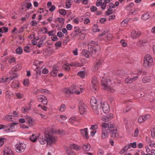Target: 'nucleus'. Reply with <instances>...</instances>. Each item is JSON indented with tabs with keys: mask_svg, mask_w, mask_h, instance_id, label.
I'll list each match as a JSON object with an SVG mask.
<instances>
[{
	"mask_svg": "<svg viewBox=\"0 0 155 155\" xmlns=\"http://www.w3.org/2000/svg\"><path fill=\"white\" fill-rule=\"evenodd\" d=\"M55 131L51 130L49 131H46L45 133V138L43 137H39L38 140L41 144H44L47 143L48 145L51 146L55 143L56 138L54 135Z\"/></svg>",
	"mask_w": 155,
	"mask_h": 155,
	"instance_id": "obj_1",
	"label": "nucleus"
},
{
	"mask_svg": "<svg viewBox=\"0 0 155 155\" xmlns=\"http://www.w3.org/2000/svg\"><path fill=\"white\" fill-rule=\"evenodd\" d=\"M102 129L105 128L106 129L110 130V133L111 134V136L114 139H117L119 137V135L117 132V129L113 124L110 125L106 123H103L102 125Z\"/></svg>",
	"mask_w": 155,
	"mask_h": 155,
	"instance_id": "obj_2",
	"label": "nucleus"
},
{
	"mask_svg": "<svg viewBox=\"0 0 155 155\" xmlns=\"http://www.w3.org/2000/svg\"><path fill=\"white\" fill-rule=\"evenodd\" d=\"M101 81V85L104 89L110 91L111 92H113L114 91V89L112 87H110L111 81L109 79L103 77Z\"/></svg>",
	"mask_w": 155,
	"mask_h": 155,
	"instance_id": "obj_3",
	"label": "nucleus"
},
{
	"mask_svg": "<svg viewBox=\"0 0 155 155\" xmlns=\"http://www.w3.org/2000/svg\"><path fill=\"white\" fill-rule=\"evenodd\" d=\"M88 44L89 50H90L91 53L95 54L96 53H98L99 52L100 47L95 41H89Z\"/></svg>",
	"mask_w": 155,
	"mask_h": 155,
	"instance_id": "obj_4",
	"label": "nucleus"
},
{
	"mask_svg": "<svg viewBox=\"0 0 155 155\" xmlns=\"http://www.w3.org/2000/svg\"><path fill=\"white\" fill-rule=\"evenodd\" d=\"M78 88V87L76 86H72L69 89H64L63 92L65 94H68L75 93L77 94H79L80 92L77 90Z\"/></svg>",
	"mask_w": 155,
	"mask_h": 155,
	"instance_id": "obj_5",
	"label": "nucleus"
},
{
	"mask_svg": "<svg viewBox=\"0 0 155 155\" xmlns=\"http://www.w3.org/2000/svg\"><path fill=\"white\" fill-rule=\"evenodd\" d=\"M153 60L151 56L148 54H146L144 58V66L147 68L148 67L151 66L153 65Z\"/></svg>",
	"mask_w": 155,
	"mask_h": 155,
	"instance_id": "obj_6",
	"label": "nucleus"
},
{
	"mask_svg": "<svg viewBox=\"0 0 155 155\" xmlns=\"http://www.w3.org/2000/svg\"><path fill=\"white\" fill-rule=\"evenodd\" d=\"M90 103L93 110L97 114H99V110L100 107L98 108L97 103L95 98L92 97Z\"/></svg>",
	"mask_w": 155,
	"mask_h": 155,
	"instance_id": "obj_7",
	"label": "nucleus"
},
{
	"mask_svg": "<svg viewBox=\"0 0 155 155\" xmlns=\"http://www.w3.org/2000/svg\"><path fill=\"white\" fill-rule=\"evenodd\" d=\"M98 81L97 78L95 77H93L92 79L91 86V88L92 91L95 92V91L98 89Z\"/></svg>",
	"mask_w": 155,
	"mask_h": 155,
	"instance_id": "obj_8",
	"label": "nucleus"
},
{
	"mask_svg": "<svg viewBox=\"0 0 155 155\" xmlns=\"http://www.w3.org/2000/svg\"><path fill=\"white\" fill-rule=\"evenodd\" d=\"M86 105L83 102L81 101L79 104V110L80 113L81 115L85 114L87 112Z\"/></svg>",
	"mask_w": 155,
	"mask_h": 155,
	"instance_id": "obj_9",
	"label": "nucleus"
},
{
	"mask_svg": "<svg viewBox=\"0 0 155 155\" xmlns=\"http://www.w3.org/2000/svg\"><path fill=\"white\" fill-rule=\"evenodd\" d=\"M16 148V150L17 152L21 153L23 152L26 147L25 144L22 143H17L15 146Z\"/></svg>",
	"mask_w": 155,
	"mask_h": 155,
	"instance_id": "obj_10",
	"label": "nucleus"
},
{
	"mask_svg": "<svg viewBox=\"0 0 155 155\" xmlns=\"http://www.w3.org/2000/svg\"><path fill=\"white\" fill-rule=\"evenodd\" d=\"M136 143L134 142L133 143H131L125 146L122 150H121L120 153L122 154L125 152L127 151L129 149H130L131 147L134 148L136 147Z\"/></svg>",
	"mask_w": 155,
	"mask_h": 155,
	"instance_id": "obj_11",
	"label": "nucleus"
},
{
	"mask_svg": "<svg viewBox=\"0 0 155 155\" xmlns=\"http://www.w3.org/2000/svg\"><path fill=\"white\" fill-rule=\"evenodd\" d=\"M101 107L102 108L103 112L105 113H108L110 110V107L106 102L101 103Z\"/></svg>",
	"mask_w": 155,
	"mask_h": 155,
	"instance_id": "obj_12",
	"label": "nucleus"
},
{
	"mask_svg": "<svg viewBox=\"0 0 155 155\" xmlns=\"http://www.w3.org/2000/svg\"><path fill=\"white\" fill-rule=\"evenodd\" d=\"M110 132V130L106 129L105 128L102 129L101 138L104 139L107 137L108 136L109 133Z\"/></svg>",
	"mask_w": 155,
	"mask_h": 155,
	"instance_id": "obj_13",
	"label": "nucleus"
},
{
	"mask_svg": "<svg viewBox=\"0 0 155 155\" xmlns=\"http://www.w3.org/2000/svg\"><path fill=\"white\" fill-rule=\"evenodd\" d=\"M90 50L88 51L86 49L83 50L81 53V54L83 56L85 57L86 58H89L92 55L91 54H93L91 52H90Z\"/></svg>",
	"mask_w": 155,
	"mask_h": 155,
	"instance_id": "obj_14",
	"label": "nucleus"
},
{
	"mask_svg": "<svg viewBox=\"0 0 155 155\" xmlns=\"http://www.w3.org/2000/svg\"><path fill=\"white\" fill-rule=\"evenodd\" d=\"M150 117V115L149 114L140 116L138 119V122L140 123H143Z\"/></svg>",
	"mask_w": 155,
	"mask_h": 155,
	"instance_id": "obj_15",
	"label": "nucleus"
},
{
	"mask_svg": "<svg viewBox=\"0 0 155 155\" xmlns=\"http://www.w3.org/2000/svg\"><path fill=\"white\" fill-rule=\"evenodd\" d=\"M17 77L16 75L13 76V77L11 76L9 78L5 77L2 78H0V82L1 83H5L8 82V81L9 79L12 80L14 78H17Z\"/></svg>",
	"mask_w": 155,
	"mask_h": 155,
	"instance_id": "obj_16",
	"label": "nucleus"
},
{
	"mask_svg": "<svg viewBox=\"0 0 155 155\" xmlns=\"http://www.w3.org/2000/svg\"><path fill=\"white\" fill-rule=\"evenodd\" d=\"M88 129L87 128H85L84 129H81L80 130V132L81 134L84 137L86 138L87 139L89 138L88 136V133L87 131Z\"/></svg>",
	"mask_w": 155,
	"mask_h": 155,
	"instance_id": "obj_17",
	"label": "nucleus"
},
{
	"mask_svg": "<svg viewBox=\"0 0 155 155\" xmlns=\"http://www.w3.org/2000/svg\"><path fill=\"white\" fill-rule=\"evenodd\" d=\"M138 78V76L134 77L132 78L128 77L125 79V81L127 84H130L133 81H135Z\"/></svg>",
	"mask_w": 155,
	"mask_h": 155,
	"instance_id": "obj_18",
	"label": "nucleus"
},
{
	"mask_svg": "<svg viewBox=\"0 0 155 155\" xmlns=\"http://www.w3.org/2000/svg\"><path fill=\"white\" fill-rule=\"evenodd\" d=\"M103 61L101 59H97L96 62V63L94 65V71L97 70L100 67V65L103 63Z\"/></svg>",
	"mask_w": 155,
	"mask_h": 155,
	"instance_id": "obj_19",
	"label": "nucleus"
},
{
	"mask_svg": "<svg viewBox=\"0 0 155 155\" xmlns=\"http://www.w3.org/2000/svg\"><path fill=\"white\" fill-rule=\"evenodd\" d=\"M103 61L101 59H97L96 62V63L94 65V71L97 70L100 67V65L103 63Z\"/></svg>",
	"mask_w": 155,
	"mask_h": 155,
	"instance_id": "obj_20",
	"label": "nucleus"
},
{
	"mask_svg": "<svg viewBox=\"0 0 155 155\" xmlns=\"http://www.w3.org/2000/svg\"><path fill=\"white\" fill-rule=\"evenodd\" d=\"M113 117V114H109L102 118V120L104 121H107L111 120Z\"/></svg>",
	"mask_w": 155,
	"mask_h": 155,
	"instance_id": "obj_21",
	"label": "nucleus"
},
{
	"mask_svg": "<svg viewBox=\"0 0 155 155\" xmlns=\"http://www.w3.org/2000/svg\"><path fill=\"white\" fill-rule=\"evenodd\" d=\"M140 35V33L139 31H133L131 33V36L132 37L134 38L135 39L138 37Z\"/></svg>",
	"mask_w": 155,
	"mask_h": 155,
	"instance_id": "obj_22",
	"label": "nucleus"
},
{
	"mask_svg": "<svg viewBox=\"0 0 155 155\" xmlns=\"http://www.w3.org/2000/svg\"><path fill=\"white\" fill-rule=\"evenodd\" d=\"M58 71V69L56 66H54L53 69L51 71V74L53 77H55L57 76V73Z\"/></svg>",
	"mask_w": 155,
	"mask_h": 155,
	"instance_id": "obj_23",
	"label": "nucleus"
},
{
	"mask_svg": "<svg viewBox=\"0 0 155 155\" xmlns=\"http://www.w3.org/2000/svg\"><path fill=\"white\" fill-rule=\"evenodd\" d=\"M25 120L28 122L29 125L32 126L33 125L34 121L31 118L27 115L25 116Z\"/></svg>",
	"mask_w": 155,
	"mask_h": 155,
	"instance_id": "obj_24",
	"label": "nucleus"
},
{
	"mask_svg": "<svg viewBox=\"0 0 155 155\" xmlns=\"http://www.w3.org/2000/svg\"><path fill=\"white\" fill-rule=\"evenodd\" d=\"M70 150H71L74 149L75 150H78L80 149V147L75 144L73 143L69 145V146Z\"/></svg>",
	"mask_w": 155,
	"mask_h": 155,
	"instance_id": "obj_25",
	"label": "nucleus"
},
{
	"mask_svg": "<svg viewBox=\"0 0 155 155\" xmlns=\"http://www.w3.org/2000/svg\"><path fill=\"white\" fill-rule=\"evenodd\" d=\"M31 109V107H27L25 106L23 107L21 109V111L24 113H27L28 112V111Z\"/></svg>",
	"mask_w": 155,
	"mask_h": 155,
	"instance_id": "obj_26",
	"label": "nucleus"
},
{
	"mask_svg": "<svg viewBox=\"0 0 155 155\" xmlns=\"http://www.w3.org/2000/svg\"><path fill=\"white\" fill-rule=\"evenodd\" d=\"M65 150H66V152L68 155H76L74 152L71 150L68 149L67 147L65 148Z\"/></svg>",
	"mask_w": 155,
	"mask_h": 155,
	"instance_id": "obj_27",
	"label": "nucleus"
},
{
	"mask_svg": "<svg viewBox=\"0 0 155 155\" xmlns=\"http://www.w3.org/2000/svg\"><path fill=\"white\" fill-rule=\"evenodd\" d=\"M150 17L149 14L147 12L145 14L143 15L141 17V18L143 20H146L149 19Z\"/></svg>",
	"mask_w": 155,
	"mask_h": 155,
	"instance_id": "obj_28",
	"label": "nucleus"
},
{
	"mask_svg": "<svg viewBox=\"0 0 155 155\" xmlns=\"http://www.w3.org/2000/svg\"><path fill=\"white\" fill-rule=\"evenodd\" d=\"M29 139L31 141L33 142H36L38 139L37 136H35L34 134H32L31 136L30 137Z\"/></svg>",
	"mask_w": 155,
	"mask_h": 155,
	"instance_id": "obj_29",
	"label": "nucleus"
},
{
	"mask_svg": "<svg viewBox=\"0 0 155 155\" xmlns=\"http://www.w3.org/2000/svg\"><path fill=\"white\" fill-rule=\"evenodd\" d=\"M4 155H14L12 151L8 149L4 151Z\"/></svg>",
	"mask_w": 155,
	"mask_h": 155,
	"instance_id": "obj_30",
	"label": "nucleus"
},
{
	"mask_svg": "<svg viewBox=\"0 0 155 155\" xmlns=\"http://www.w3.org/2000/svg\"><path fill=\"white\" fill-rule=\"evenodd\" d=\"M21 65L20 64H18L16 65L15 67H13L12 70L13 71H17L21 69Z\"/></svg>",
	"mask_w": 155,
	"mask_h": 155,
	"instance_id": "obj_31",
	"label": "nucleus"
},
{
	"mask_svg": "<svg viewBox=\"0 0 155 155\" xmlns=\"http://www.w3.org/2000/svg\"><path fill=\"white\" fill-rule=\"evenodd\" d=\"M90 148V145L89 144L83 145V150L86 151H88Z\"/></svg>",
	"mask_w": 155,
	"mask_h": 155,
	"instance_id": "obj_32",
	"label": "nucleus"
},
{
	"mask_svg": "<svg viewBox=\"0 0 155 155\" xmlns=\"http://www.w3.org/2000/svg\"><path fill=\"white\" fill-rule=\"evenodd\" d=\"M18 123H11L10 124V125L9 126L10 128H8V130L6 129L5 130V131L7 132L8 131H9L10 129H12L13 128L14 126L15 125H16Z\"/></svg>",
	"mask_w": 155,
	"mask_h": 155,
	"instance_id": "obj_33",
	"label": "nucleus"
},
{
	"mask_svg": "<svg viewBox=\"0 0 155 155\" xmlns=\"http://www.w3.org/2000/svg\"><path fill=\"white\" fill-rule=\"evenodd\" d=\"M78 75L82 78H83L85 76V72L84 71H81L78 73Z\"/></svg>",
	"mask_w": 155,
	"mask_h": 155,
	"instance_id": "obj_34",
	"label": "nucleus"
},
{
	"mask_svg": "<svg viewBox=\"0 0 155 155\" xmlns=\"http://www.w3.org/2000/svg\"><path fill=\"white\" fill-rule=\"evenodd\" d=\"M16 52L17 54H20L22 53L23 50L22 48L20 47H18L16 49Z\"/></svg>",
	"mask_w": 155,
	"mask_h": 155,
	"instance_id": "obj_35",
	"label": "nucleus"
},
{
	"mask_svg": "<svg viewBox=\"0 0 155 155\" xmlns=\"http://www.w3.org/2000/svg\"><path fill=\"white\" fill-rule=\"evenodd\" d=\"M45 100H47V98L45 96H40L38 98V101L40 102H42V101Z\"/></svg>",
	"mask_w": 155,
	"mask_h": 155,
	"instance_id": "obj_36",
	"label": "nucleus"
},
{
	"mask_svg": "<svg viewBox=\"0 0 155 155\" xmlns=\"http://www.w3.org/2000/svg\"><path fill=\"white\" fill-rule=\"evenodd\" d=\"M68 64L71 66H81V64L79 63L78 62H74L72 63L71 64Z\"/></svg>",
	"mask_w": 155,
	"mask_h": 155,
	"instance_id": "obj_37",
	"label": "nucleus"
},
{
	"mask_svg": "<svg viewBox=\"0 0 155 155\" xmlns=\"http://www.w3.org/2000/svg\"><path fill=\"white\" fill-rule=\"evenodd\" d=\"M79 37L78 38V39L80 40H83L85 38V34L83 33H80L79 32Z\"/></svg>",
	"mask_w": 155,
	"mask_h": 155,
	"instance_id": "obj_38",
	"label": "nucleus"
},
{
	"mask_svg": "<svg viewBox=\"0 0 155 155\" xmlns=\"http://www.w3.org/2000/svg\"><path fill=\"white\" fill-rule=\"evenodd\" d=\"M150 81V79L147 77L143 78L142 79V81L143 83H146Z\"/></svg>",
	"mask_w": 155,
	"mask_h": 155,
	"instance_id": "obj_39",
	"label": "nucleus"
},
{
	"mask_svg": "<svg viewBox=\"0 0 155 155\" xmlns=\"http://www.w3.org/2000/svg\"><path fill=\"white\" fill-rule=\"evenodd\" d=\"M15 96L17 97L18 98H22L23 97V95L22 94L20 93H16Z\"/></svg>",
	"mask_w": 155,
	"mask_h": 155,
	"instance_id": "obj_40",
	"label": "nucleus"
},
{
	"mask_svg": "<svg viewBox=\"0 0 155 155\" xmlns=\"http://www.w3.org/2000/svg\"><path fill=\"white\" fill-rule=\"evenodd\" d=\"M75 28H76V29L74 30V32H73V33L71 34V35H73L72 37L77 35L78 34L77 33V32L79 31V29L78 28H77L76 27H75Z\"/></svg>",
	"mask_w": 155,
	"mask_h": 155,
	"instance_id": "obj_41",
	"label": "nucleus"
},
{
	"mask_svg": "<svg viewBox=\"0 0 155 155\" xmlns=\"http://www.w3.org/2000/svg\"><path fill=\"white\" fill-rule=\"evenodd\" d=\"M59 12L60 14L63 15H65L66 14V10L63 9L60 10Z\"/></svg>",
	"mask_w": 155,
	"mask_h": 155,
	"instance_id": "obj_42",
	"label": "nucleus"
},
{
	"mask_svg": "<svg viewBox=\"0 0 155 155\" xmlns=\"http://www.w3.org/2000/svg\"><path fill=\"white\" fill-rule=\"evenodd\" d=\"M63 67L65 70L66 71H68L70 69L69 67V65L67 64H64Z\"/></svg>",
	"mask_w": 155,
	"mask_h": 155,
	"instance_id": "obj_43",
	"label": "nucleus"
},
{
	"mask_svg": "<svg viewBox=\"0 0 155 155\" xmlns=\"http://www.w3.org/2000/svg\"><path fill=\"white\" fill-rule=\"evenodd\" d=\"M128 22V20H123L121 24V26L124 27L127 26Z\"/></svg>",
	"mask_w": 155,
	"mask_h": 155,
	"instance_id": "obj_44",
	"label": "nucleus"
},
{
	"mask_svg": "<svg viewBox=\"0 0 155 155\" xmlns=\"http://www.w3.org/2000/svg\"><path fill=\"white\" fill-rule=\"evenodd\" d=\"M30 25L32 26H36L37 25V23L35 20H32L30 23Z\"/></svg>",
	"mask_w": 155,
	"mask_h": 155,
	"instance_id": "obj_45",
	"label": "nucleus"
},
{
	"mask_svg": "<svg viewBox=\"0 0 155 155\" xmlns=\"http://www.w3.org/2000/svg\"><path fill=\"white\" fill-rule=\"evenodd\" d=\"M65 108V106L64 104H62L60 106V107L59 110L63 112L64 110V109Z\"/></svg>",
	"mask_w": 155,
	"mask_h": 155,
	"instance_id": "obj_46",
	"label": "nucleus"
},
{
	"mask_svg": "<svg viewBox=\"0 0 155 155\" xmlns=\"http://www.w3.org/2000/svg\"><path fill=\"white\" fill-rule=\"evenodd\" d=\"M56 20L58 21L60 23L62 24L64 22V19L61 18H57Z\"/></svg>",
	"mask_w": 155,
	"mask_h": 155,
	"instance_id": "obj_47",
	"label": "nucleus"
},
{
	"mask_svg": "<svg viewBox=\"0 0 155 155\" xmlns=\"http://www.w3.org/2000/svg\"><path fill=\"white\" fill-rule=\"evenodd\" d=\"M102 2V0H97L96 2V5L97 6H99L101 5V3Z\"/></svg>",
	"mask_w": 155,
	"mask_h": 155,
	"instance_id": "obj_48",
	"label": "nucleus"
},
{
	"mask_svg": "<svg viewBox=\"0 0 155 155\" xmlns=\"http://www.w3.org/2000/svg\"><path fill=\"white\" fill-rule=\"evenodd\" d=\"M94 27L93 28V31L94 32H96L99 31L100 30L98 28L97 26L95 25H94Z\"/></svg>",
	"mask_w": 155,
	"mask_h": 155,
	"instance_id": "obj_49",
	"label": "nucleus"
},
{
	"mask_svg": "<svg viewBox=\"0 0 155 155\" xmlns=\"http://www.w3.org/2000/svg\"><path fill=\"white\" fill-rule=\"evenodd\" d=\"M120 43L122 44V45L123 46L125 47L127 45V44L125 42L124 40L122 39L120 41Z\"/></svg>",
	"mask_w": 155,
	"mask_h": 155,
	"instance_id": "obj_50",
	"label": "nucleus"
},
{
	"mask_svg": "<svg viewBox=\"0 0 155 155\" xmlns=\"http://www.w3.org/2000/svg\"><path fill=\"white\" fill-rule=\"evenodd\" d=\"M97 8L96 7L93 6H91L90 8L91 11L92 12L96 11L97 10Z\"/></svg>",
	"mask_w": 155,
	"mask_h": 155,
	"instance_id": "obj_51",
	"label": "nucleus"
},
{
	"mask_svg": "<svg viewBox=\"0 0 155 155\" xmlns=\"http://www.w3.org/2000/svg\"><path fill=\"white\" fill-rule=\"evenodd\" d=\"M98 128V125L97 124L93 125L91 126V128L92 130H96Z\"/></svg>",
	"mask_w": 155,
	"mask_h": 155,
	"instance_id": "obj_52",
	"label": "nucleus"
},
{
	"mask_svg": "<svg viewBox=\"0 0 155 155\" xmlns=\"http://www.w3.org/2000/svg\"><path fill=\"white\" fill-rule=\"evenodd\" d=\"M43 41L40 40L38 44L37 45V46L38 48H40L41 46H42L43 44Z\"/></svg>",
	"mask_w": 155,
	"mask_h": 155,
	"instance_id": "obj_53",
	"label": "nucleus"
},
{
	"mask_svg": "<svg viewBox=\"0 0 155 155\" xmlns=\"http://www.w3.org/2000/svg\"><path fill=\"white\" fill-rule=\"evenodd\" d=\"M112 10L108 8V10L106 11V13L107 15H110L112 14Z\"/></svg>",
	"mask_w": 155,
	"mask_h": 155,
	"instance_id": "obj_54",
	"label": "nucleus"
},
{
	"mask_svg": "<svg viewBox=\"0 0 155 155\" xmlns=\"http://www.w3.org/2000/svg\"><path fill=\"white\" fill-rule=\"evenodd\" d=\"M61 41H58L57 42L55 43V45L57 47H60L61 45Z\"/></svg>",
	"mask_w": 155,
	"mask_h": 155,
	"instance_id": "obj_55",
	"label": "nucleus"
},
{
	"mask_svg": "<svg viewBox=\"0 0 155 155\" xmlns=\"http://www.w3.org/2000/svg\"><path fill=\"white\" fill-rule=\"evenodd\" d=\"M24 51H25L26 52H29L30 51V48L28 46H27L26 47H25L24 49Z\"/></svg>",
	"mask_w": 155,
	"mask_h": 155,
	"instance_id": "obj_56",
	"label": "nucleus"
},
{
	"mask_svg": "<svg viewBox=\"0 0 155 155\" xmlns=\"http://www.w3.org/2000/svg\"><path fill=\"white\" fill-rule=\"evenodd\" d=\"M57 35L58 37L60 38L62 37L64 35V34H62V32L61 31L58 32L57 33Z\"/></svg>",
	"mask_w": 155,
	"mask_h": 155,
	"instance_id": "obj_57",
	"label": "nucleus"
},
{
	"mask_svg": "<svg viewBox=\"0 0 155 155\" xmlns=\"http://www.w3.org/2000/svg\"><path fill=\"white\" fill-rule=\"evenodd\" d=\"M76 119L75 117H71L69 121L71 123H73L74 122L76 121Z\"/></svg>",
	"mask_w": 155,
	"mask_h": 155,
	"instance_id": "obj_58",
	"label": "nucleus"
},
{
	"mask_svg": "<svg viewBox=\"0 0 155 155\" xmlns=\"http://www.w3.org/2000/svg\"><path fill=\"white\" fill-rule=\"evenodd\" d=\"M101 6L102 10H104L105 9V7L106 6V4L105 3L103 2V3H101Z\"/></svg>",
	"mask_w": 155,
	"mask_h": 155,
	"instance_id": "obj_59",
	"label": "nucleus"
},
{
	"mask_svg": "<svg viewBox=\"0 0 155 155\" xmlns=\"http://www.w3.org/2000/svg\"><path fill=\"white\" fill-rule=\"evenodd\" d=\"M51 39L53 41H55L58 40V39L56 35H54L51 37Z\"/></svg>",
	"mask_w": 155,
	"mask_h": 155,
	"instance_id": "obj_60",
	"label": "nucleus"
},
{
	"mask_svg": "<svg viewBox=\"0 0 155 155\" xmlns=\"http://www.w3.org/2000/svg\"><path fill=\"white\" fill-rule=\"evenodd\" d=\"M29 83V81L28 80H25L24 81V84L25 86H27Z\"/></svg>",
	"mask_w": 155,
	"mask_h": 155,
	"instance_id": "obj_61",
	"label": "nucleus"
},
{
	"mask_svg": "<svg viewBox=\"0 0 155 155\" xmlns=\"http://www.w3.org/2000/svg\"><path fill=\"white\" fill-rule=\"evenodd\" d=\"M58 134H60L63 135L65 134V132L63 130H58Z\"/></svg>",
	"mask_w": 155,
	"mask_h": 155,
	"instance_id": "obj_62",
	"label": "nucleus"
},
{
	"mask_svg": "<svg viewBox=\"0 0 155 155\" xmlns=\"http://www.w3.org/2000/svg\"><path fill=\"white\" fill-rule=\"evenodd\" d=\"M71 2L70 1H68V3H66V8H70L71 7V4H70Z\"/></svg>",
	"mask_w": 155,
	"mask_h": 155,
	"instance_id": "obj_63",
	"label": "nucleus"
},
{
	"mask_svg": "<svg viewBox=\"0 0 155 155\" xmlns=\"http://www.w3.org/2000/svg\"><path fill=\"white\" fill-rule=\"evenodd\" d=\"M55 9V7L54 5H52L51 8H49V10L51 12L53 11Z\"/></svg>",
	"mask_w": 155,
	"mask_h": 155,
	"instance_id": "obj_64",
	"label": "nucleus"
}]
</instances>
